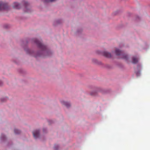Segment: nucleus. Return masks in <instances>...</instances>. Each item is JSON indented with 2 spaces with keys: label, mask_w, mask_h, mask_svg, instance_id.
<instances>
[{
  "label": "nucleus",
  "mask_w": 150,
  "mask_h": 150,
  "mask_svg": "<svg viewBox=\"0 0 150 150\" xmlns=\"http://www.w3.org/2000/svg\"><path fill=\"white\" fill-rule=\"evenodd\" d=\"M34 42L36 43L38 47L42 50H44L46 49V47L42 45L40 41L38 40L37 39L35 38L33 39Z\"/></svg>",
  "instance_id": "1"
},
{
  "label": "nucleus",
  "mask_w": 150,
  "mask_h": 150,
  "mask_svg": "<svg viewBox=\"0 0 150 150\" xmlns=\"http://www.w3.org/2000/svg\"><path fill=\"white\" fill-rule=\"evenodd\" d=\"M8 5L0 1V11L3 9H6Z\"/></svg>",
  "instance_id": "2"
},
{
  "label": "nucleus",
  "mask_w": 150,
  "mask_h": 150,
  "mask_svg": "<svg viewBox=\"0 0 150 150\" xmlns=\"http://www.w3.org/2000/svg\"><path fill=\"white\" fill-rule=\"evenodd\" d=\"M33 134L34 137L36 139L39 136V130H37L33 132Z\"/></svg>",
  "instance_id": "3"
},
{
  "label": "nucleus",
  "mask_w": 150,
  "mask_h": 150,
  "mask_svg": "<svg viewBox=\"0 0 150 150\" xmlns=\"http://www.w3.org/2000/svg\"><path fill=\"white\" fill-rule=\"evenodd\" d=\"M13 8L16 9H19L21 7L20 5L16 2H14L13 5Z\"/></svg>",
  "instance_id": "4"
},
{
  "label": "nucleus",
  "mask_w": 150,
  "mask_h": 150,
  "mask_svg": "<svg viewBox=\"0 0 150 150\" xmlns=\"http://www.w3.org/2000/svg\"><path fill=\"white\" fill-rule=\"evenodd\" d=\"M103 54L106 57L109 58L111 57V55L110 53L107 52H104L103 53Z\"/></svg>",
  "instance_id": "5"
},
{
  "label": "nucleus",
  "mask_w": 150,
  "mask_h": 150,
  "mask_svg": "<svg viewBox=\"0 0 150 150\" xmlns=\"http://www.w3.org/2000/svg\"><path fill=\"white\" fill-rule=\"evenodd\" d=\"M138 61V59L135 57H133L132 58V63L134 64H136L137 63Z\"/></svg>",
  "instance_id": "6"
},
{
  "label": "nucleus",
  "mask_w": 150,
  "mask_h": 150,
  "mask_svg": "<svg viewBox=\"0 0 150 150\" xmlns=\"http://www.w3.org/2000/svg\"><path fill=\"white\" fill-rule=\"evenodd\" d=\"M115 53L117 55H121L122 52L119 50L116 49L115 51Z\"/></svg>",
  "instance_id": "7"
},
{
  "label": "nucleus",
  "mask_w": 150,
  "mask_h": 150,
  "mask_svg": "<svg viewBox=\"0 0 150 150\" xmlns=\"http://www.w3.org/2000/svg\"><path fill=\"white\" fill-rule=\"evenodd\" d=\"M63 104L67 108L69 107L70 105V104L69 103L66 102H63Z\"/></svg>",
  "instance_id": "8"
},
{
  "label": "nucleus",
  "mask_w": 150,
  "mask_h": 150,
  "mask_svg": "<svg viewBox=\"0 0 150 150\" xmlns=\"http://www.w3.org/2000/svg\"><path fill=\"white\" fill-rule=\"evenodd\" d=\"M123 59H125V60H127L128 59L127 56L126 54H123L122 55V57Z\"/></svg>",
  "instance_id": "9"
},
{
  "label": "nucleus",
  "mask_w": 150,
  "mask_h": 150,
  "mask_svg": "<svg viewBox=\"0 0 150 150\" xmlns=\"http://www.w3.org/2000/svg\"><path fill=\"white\" fill-rule=\"evenodd\" d=\"M14 132L16 134H19L20 133V131L18 129H15L14 131Z\"/></svg>",
  "instance_id": "10"
},
{
  "label": "nucleus",
  "mask_w": 150,
  "mask_h": 150,
  "mask_svg": "<svg viewBox=\"0 0 150 150\" xmlns=\"http://www.w3.org/2000/svg\"><path fill=\"white\" fill-rule=\"evenodd\" d=\"M57 0H45L44 2H53L56 1Z\"/></svg>",
  "instance_id": "11"
},
{
  "label": "nucleus",
  "mask_w": 150,
  "mask_h": 150,
  "mask_svg": "<svg viewBox=\"0 0 150 150\" xmlns=\"http://www.w3.org/2000/svg\"><path fill=\"white\" fill-rule=\"evenodd\" d=\"M96 92H91V95H95L96 94Z\"/></svg>",
  "instance_id": "12"
},
{
  "label": "nucleus",
  "mask_w": 150,
  "mask_h": 150,
  "mask_svg": "<svg viewBox=\"0 0 150 150\" xmlns=\"http://www.w3.org/2000/svg\"><path fill=\"white\" fill-rule=\"evenodd\" d=\"M137 75L138 76L140 75V72L139 71H137L136 73Z\"/></svg>",
  "instance_id": "13"
},
{
  "label": "nucleus",
  "mask_w": 150,
  "mask_h": 150,
  "mask_svg": "<svg viewBox=\"0 0 150 150\" xmlns=\"http://www.w3.org/2000/svg\"><path fill=\"white\" fill-rule=\"evenodd\" d=\"M1 100L2 102H4V100H3L2 99H1Z\"/></svg>",
  "instance_id": "14"
},
{
  "label": "nucleus",
  "mask_w": 150,
  "mask_h": 150,
  "mask_svg": "<svg viewBox=\"0 0 150 150\" xmlns=\"http://www.w3.org/2000/svg\"><path fill=\"white\" fill-rule=\"evenodd\" d=\"M1 83H2L1 82Z\"/></svg>",
  "instance_id": "15"
},
{
  "label": "nucleus",
  "mask_w": 150,
  "mask_h": 150,
  "mask_svg": "<svg viewBox=\"0 0 150 150\" xmlns=\"http://www.w3.org/2000/svg\"><path fill=\"white\" fill-rule=\"evenodd\" d=\"M1 84H0V86H1Z\"/></svg>",
  "instance_id": "16"
}]
</instances>
